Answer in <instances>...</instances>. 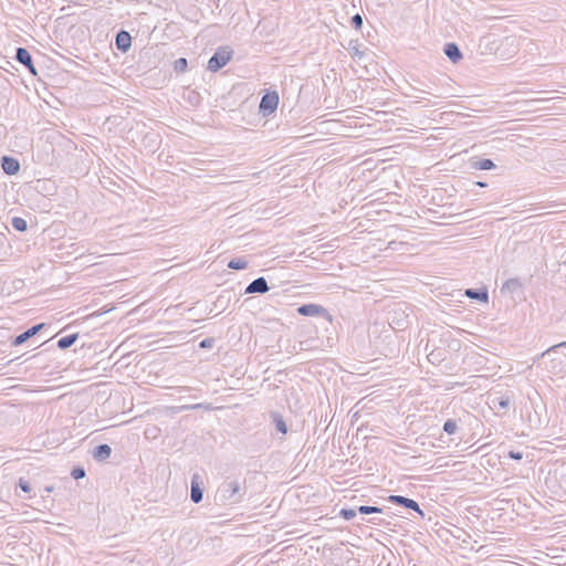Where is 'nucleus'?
<instances>
[{"mask_svg": "<svg viewBox=\"0 0 566 566\" xmlns=\"http://www.w3.org/2000/svg\"><path fill=\"white\" fill-rule=\"evenodd\" d=\"M492 402L495 408L507 409L512 403V399L509 395H503L501 397L493 398Z\"/></svg>", "mask_w": 566, "mask_h": 566, "instance_id": "obj_20", "label": "nucleus"}, {"mask_svg": "<svg viewBox=\"0 0 566 566\" xmlns=\"http://www.w3.org/2000/svg\"><path fill=\"white\" fill-rule=\"evenodd\" d=\"M421 94H429V95H432V96H434L437 98L444 97L441 94L432 93V92H430L428 90H421V88H417V87H413V86H411L410 87V92L406 93L405 95L408 96V97H412V98L416 99L417 103H420L422 99H424V97Z\"/></svg>", "mask_w": 566, "mask_h": 566, "instance_id": "obj_14", "label": "nucleus"}, {"mask_svg": "<svg viewBox=\"0 0 566 566\" xmlns=\"http://www.w3.org/2000/svg\"><path fill=\"white\" fill-rule=\"evenodd\" d=\"M78 338V334L77 333H74V334H70V335H66L64 337H61L59 340H57V347L60 349H67L69 347H71L73 344H75V342L77 340Z\"/></svg>", "mask_w": 566, "mask_h": 566, "instance_id": "obj_19", "label": "nucleus"}, {"mask_svg": "<svg viewBox=\"0 0 566 566\" xmlns=\"http://www.w3.org/2000/svg\"><path fill=\"white\" fill-rule=\"evenodd\" d=\"M1 167L8 175H15L20 171V163L18 159L9 156H3L1 159Z\"/></svg>", "mask_w": 566, "mask_h": 566, "instance_id": "obj_10", "label": "nucleus"}, {"mask_svg": "<svg viewBox=\"0 0 566 566\" xmlns=\"http://www.w3.org/2000/svg\"><path fill=\"white\" fill-rule=\"evenodd\" d=\"M520 286V282L517 279H510L503 284V289H507L510 291H514Z\"/></svg>", "mask_w": 566, "mask_h": 566, "instance_id": "obj_30", "label": "nucleus"}, {"mask_svg": "<svg viewBox=\"0 0 566 566\" xmlns=\"http://www.w3.org/2000/svg\"><path fill=\"white\" fill-rule=\"evenodd\" d=\"M71 476L75 480L83 479L85 476V470L83 467H75L71 471Z\"/></svg>", "mask_w": 566, "mask_h": 566, "instance_id": "obj_29", "label": "nucleus"}, {"mask_svg": "<svg viewBox=\"0 0 566 566\" xmlns=\"http://www.w3.org/2000/svg\"><path fill=\"white\" fill-rule=\"evenodd\" d=\"M547 357L549 358L547 369L552 374H560L566 369V355H557L556 353Z\"/></svg>", "mask_w": 566, "mask_h": 566, "instance_id": "obj_8", "label": "nucleus"}, {"mask_svg": "<svg viewBox=\"0 0 566 566\" xmlns=\"http://www.w3.org/2000/svg\"><path fill=\"white\" fill-rule=\"evenodd\" d=\"M464 295L468 296L469 298L478 300L484 303L489 301V292L485 287L468 289L465 290Z\"/></svg>", "mask_w": 566, "mask_h": 566, "instance_id": "obj_13", "label": "nucleus"}, {"mask_svg": "<svg viewBox=\"0 0 566 566\" xmlns=\"http://www.w3.org/2000/svg\"><path fill=\"white\" fill-rule=\"evenodd\" d=\"M14 59L20 63L22 64L23 66H25L28 69V71L36 76L38 75V72H36V69L33 64V61H32V56L30 54V52L25 49V48H18L15 50V55H14Z\"/></svg>", "mask_w": 566, "mask_h": 566, "instance_id": "obj_6", "label": "nucleus"}, {"mask_svg": "<svg viewBox=\"0 0 566 566\" xmlns=\"http://www.w3.org/2000/svg\"><path fill=\"white\" fill-rule=\"evenodd\" d=\"M458 430V423L454 419H448L443 424V431L448 434H454Z\"/></svg>", "mask_w": 566, "mask_h": 566, "instance_id": "obj_24", "label": "nucleus"}, {"mask_svg": "<svg viewBox=\"0 0 566 566\" xmlns=\"http://www.w3.org/2000/svg\"><path fill=\"white\" fill-rule=\"evenodd\" d=\"M233 51L228 46L219 48L209 59L207 69L211 72L221 70L232 57Z\"/></svg>", "mask_w": 566, "mask_h": 566, "instance_id": "obj_2", "label": "nucleus"}, {"mask_svg": "<svg viewBox=\"0 0 566 566\" xmlns=\"http://www.w3.org/2000/svg\"><path fill=\"white\" fill-rule=\"evenodd\" d=\"M53 489H54L53 486H46V488H45V491L50 493V492H52V491H53Z\"/></svg>", "mask_w": 566, "mask_h": 566, "instance_id": "obj_36", "label": "nucleus"}, {"mask_svg": "<svg viewBox=\"0 0 566 566\" xmlns=\"http://www.w3.org/2000/svg\"><path fill=\"white\" fill-rule=\"evenodd\" d=\"M297 313L303 316H323L331 321L328 311L317 304H303L297 307Z\"/></svg>", "mask_w": 566, "mask_h": 566, "instance_id": "obj_5", "label": "nucleus"}, {"mask_svg": "<svg viewBox=\"0 0 566 566\" xmlns=\"http://www.w3.org/2000/svg\"><path fill=\"white\" fill-rule=\"evenodd\" d=\"M270 290L269 287V284H268V281L263 277V276H260L255 280H253L247 287H245V293L247 294H255V293H259V294H264L266 293L268 291Z\"/></svg>", "mask_w": 566, "mask_h": 566, "instance_id": "obj_9", "label": "nucleus"}, {"mask_svg": "<svg viewBox=\"0 0 566 566\" xmlns=\"http://www.w3.org/2000/svg\"><path fill=\"white\" fill-rule=\"evenodd\" d=\"M18 484H19L20 489H21L23 492H25V493H30V492H31V490H32V489H31V485H30V483H29V481L24 480L23 478H20V479H19V483H18Z\"/></svg>", "mask_w": 566, "mask_h": 566, "instance_id": "obj_32", "label": "nucleus"}, {"mask_svg": "<svg viewBox=\"0 0 566 566\" xmlns=\"http://www.w3.org/2000/svg\"><path fill=\"white\" fill-rule=\"evenodd\" d=\"M471 167L478 170H491L495 168V164L489 158H483L473 160Z\"/></svg>", "mask_w": 566, "mask_h": 566, "instance_id": "obj_18", "label": "nucleus"}, {"mask_svg": "<svg viewBox=\"0 0 566 566\" xmlns=\"http://www.w3.org/2000/svg\"><path fill=\"white\" fill-rule=\"evenodd\" d=\"M433 356H434V353H433V352L429 354V358H430V357H433Z\"/></svg>", "mask_w": 566, "mask_h": 566, "instance_id": "obj_39", "label": "nucleus"}, {"mask_svg": "<svg viewBox=\"0 0 566 566\" xmlns=\"http://www.w3.org/2000/svg\"><path fill=\"white\" fill-rule=\"evenodd\" d=\"M112 448L106 444H99L97 446L93 451V458L97 461H104L111 457Z\"/></svg>", "mask_w": 566, "mask_h": 566, "instance_id": "obj_15", "label": "nucleus"}, {"mask_svg": "<svg viewBox=\"0 0 566 566\" xmlns=\"http://www.w3.org/2000/svg\"><path fill=\"white\" fill-rule=\"evenodd\" d=\"M475 185L479 187H482V188L488 186L485 182H482V181H478V182H475Z\"/></svg>", "mask_w": 566, "mask_h": 566, "instance_id": "obj_35", "label": "nucleus"}, {"mask_svg": "<svg viewBox=\"0 0 566 566\" xmlns=\"http://www.w3.org/2000/svg\"><path fill=\"white\" fill-rule=\"evenodd\" d=\"M217 497L222 504H237L243 497L241 484L238 480H226L218 489Z\"/></svg>", "mask_w": 566, "mask_h": 566, "instance_id": "obj_1", "label": "nucleus"}, {"mask_svg": "<svg viewBox=\"0 0 566 566\" xmlns=\"http://www.w3.org/2000/svg\"><path fill=\"white\" fill-rule=\"evenodd\" d=\"M187 66H188V62H187V59H185V57H179L174 63V69L177 73H185L187 70Z\"/></svg>", "mask_w": 566, "mask_h": 566, "instance_id": "obj_26", "label": "nucleus"}, {"mask_svg": "<svg viewBox=\"0 0 566 566\" xmlns=\"http://www.w3.org/2000/svg\"><path fill=\"white\" fill-rule=\"evenodd\" d=\"M359 54H360V52L356 49L355 50V55H359Z\"/></svg>", "mask_w": 566, "mask_h": 566, "instance_id": "obj_38", "label": "nucleus"}, {"mask_svg": "<svg viewBox=\"0 0 566 566\" xmlns=\"http://www.w3.org/2000/svg\"><path fill=\"white\" fill-rule=\"evenodd\" d=\"M443 52L448 56V59L453 63H457L462 59V53L459 46L453 42L447 43L444 45Z\"/></svg>", "mask_w": 566, "mask_h": 566, "instance_id": "obj_12", "label": "nucleus"}, {"mask_svg": "<svg viewBox=\"0 0 566 566\" xmlns=\"http://www.w3.org/2000/svg\"><path fill=\"white\" fill-rule=\"evenodd\" d=\"M352 25L356 30H359L363 27V18L360 14L357 13L352 18Z\"/></svg>", "mask_w": 566, "mask_h": 566, "instance_id": "obj_31", "label": "nucleus"}, {"mask_svg": "<svg viewBox=\"0 0 566 566\" xmlns=\"http://www.w3.org/2000/svg\"><path fill=\"white\" fill-rule=\"evenodd\" d=\"M213 338H205L199 343L200 348H211L213 346Z\"/></svg>", "mask_w": 566, "mask_h": 566, "instance_id": "obj_33", "label": "nucleus"}, {"mask_svg": "<svg viewBox=\"0 0 566 566\" xmlns=\"http://www.w3.org/2000/svg\"><path fill=\"white\" fill-rule=\"evenodd\" d=\"M44 326H45L44 323H40V324L33 325L32 327L28 328L23 333H21L18 336H15L13 338V340H12V345L13 346H20V345L24 344L27 340H29L31 337H33L40 331H42Z\"/></svg>", "mask_w": 566, "mask_h": 566, "instance_id": "obj_7", "label": "nucleus"}, {"mask_svg": "<svg viewBox=\"0 0 566 566\" xmlns=\"http://www.w3.org/2000/svg\"><path fill=\"white\" fill-rule=\"evenodd\" d=\"M228 268L232 270H244L248 268V262L242 258H235L229 261Z\"/></svg>", "mask_w": 566, "mask_h": 566, "instance_id": "obj_22", "label": "nucleus"}, {"mask_svg": "<svg viewBox=\"0 0 566 566\" xmlns=\"http://www.w3.org/2000/svg\"><path fill=\"white\" fill-rule=\"evenodd\" d=\"M271 420L273 424L275 426V429L285 434L287 432V426L282 417V415L277 411H273L270 413Z\"/></svg>", "mask_w": 566, "mask_h": 566, "instance_id": "obj_17", "label": "nucleus"}, {"mask_svg": "<svg viewBox=\"0 0 566 566\" xmlns=\"http://www.w3.org/2000/svg\"><path fill=\"white\" fill-rule=\"evenodd\" d=\"M12 228L19 232H24L28 229V222L21 217H13L11 220Z\"/></svg>", "mask_w": 566, "mask_h": 566, "instance_id": "obj_21", "label": "nucleus"}, {"mask_svg": "<svg viewBox=\"0 0 566 566\" xmlns=\"http://www.w3.org/2000/svg\"><path fill=\"white\" fill-rule=\"evenodd\" d=\"M180 411L184 410H193V409H206L211 410L212 407L210 403H195V405H184L178 408Z\"/></svg>", "mask_w": 566, "mask_h": 566, "instance_id": "obj_23", "label": "nucleus"}, {"mask_svg": "<svg viewBox=\"0 0 566 566\" xmlns=\"http://www.w3.org/2000/svg\"><path fill=\"white\" fill-rule=\"evenodd\" d=\"M357 512V509H342L339 515L344 520L349 521L356 516Z\"/></svg>", "mask_w": 566, "mask_h": 566, "instance_id": "obj_28", "label": "nucleus"}, {"mask_svg": "<svg viewBox=\"0 0 566 566\" xmlns=\"http://www.w3.org/2000/svg\"><path fill=\"white\" fill-rule=\"evenodd\" d=\"M369 522L373 523V524H380V522H376L375 518L370 520Z\"/></svg>", "mask_w": 566, "mask_h": 566, "instance_id": "obj_37", "label": "nucleus"}, {"mask_svg": "<svg viewBox=\"0 0 566 566\" xmlns=\"http://www.w3.org/2000/svg\"><path fill=\"white\" fill-rule=\"evenodd\" d=\"M357 511L360 514H374V513H381L382 509L378 507V506L360 505L357 507Z\"/></svg>", "mask_w": 566, "mask_h": 566, "instance_id": "obj_25", "label": "nucleus"}, {"mask_svg": "<svg viewBox=\"0 0 566 566\" xmlns=\"http://www.w3.org/2000/svg\"><path fill=\"white\" fill-rule=\"evenodd\" d=\"M507 457L513 459V460H522L523 459V452L511 450V451H509Z\"/></svg>", "mask_w": 566, "mask_h": 566, "instance_id": "obj_34", "label": "nucleus"}, {"mask_svg": "<svg viewBox=\"0 0 566 566\" xmlns=\"http://www.w3.org/2000/svg\"><path fill=\"white\" fill-rule=\"evenodd\" d=\"M279 101V94L275 91L266 92L262 96L259 105L260 113H262L264 116L271 115L277 108Z\"/></svg>", "mask_w": 566, "mask_h": 566, "instance_id": "obj_3", "label": "nucleus"}, {"mask_svg": "<svg viewBox=\"0 0 566 566\" xmlns=\"http://www.w3.org/2000/svg\"><path fill=\"white\" fill-rule=\"evenodd\" d=\"M388 502L399 505V506H402L408 510H412V511L417 512L421 517L424 516V513L420 509L419 504L412 499H408L402 495H389Z\"/></svg>", "mask_w": 566, "mask_h": 566, "instance_id": "obj_4", "label": "nucleus"}, {"mask_svg": "<svg viewBox=\"0 0 566 566\" xmlns=\"http://www.w3.org/2000/svg\"><path fill=\"white\" fill-rule=\"evenodd\" d=\"M132 45V36L127 31H119L116 34V46L119 51L126 52Z\"/></svg>", "mask_w": 566, "mask_h": 566, "instance_id": "obj_11", "label": "nucleus"}, {"mask_svg": "<svg viewBox=\"0 0 566 566\" xmlns=\"http://www.w3.org/2000/svg\"><path fill=\"white\" fill-rule=\"evenodd\" d=\"M196 478L197 475H195L191 480L190 499L193 503L198 504L202 501L203 490L200 488L198 482H196Z\"/></svg>", "mask_w": 566, "mask_h": 566, "instance_id": "obj_16", "label": "nucleus"}, {"mask_svg": "<svg viewBox=\"0 0 566 566\" xmlns=\"http://www.w3.org/2000/svg\"><path fill=\"white\" fill-rule=\"evenodd\" d=\"M558 348H566V340L551 346L549 348H547L545 352H543L541 354V357L544 358L545 356H552V355L556 354V350Z\"/></svg>", "mask_w": 566, "mask_h": 566, "instance_id": "obj_27", "label": "nucleus"}]
</instances>
